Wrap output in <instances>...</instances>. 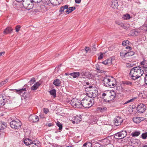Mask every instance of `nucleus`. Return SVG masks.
Instances as JSON below:
<instances>
[{"mask_svg": "<svg viewBox=\"0 0 147 147\" xmlns=\"http://www.w3.org/2000/svg\"><path fill=\"white\" fill-rule=\"evenodd\" d=\"M24 143L26 146H30L32 143V140L28 138H26L24 140Z\"/></svg>", "mask_w": 147, "mask_h": 147, "instance_id": "obj_18", "label": "nucleus"}, {"mask_svg": "<svg viewBox=\"0 0 147 147\" xmlns=\"http://www.w3.org/2000/svg\"><path fill=\"white\" fill-rule=\"evenodd\" d=\"M5 52H1L0 53V56H2L5 53Z\"/></svg>", "mask_w": 147, "mask_h": 147, "instance_id": "obj_63", "label": "nucleus"}, {"mask_svg": "<svg viewBox=\"0 0 147 147\" xmlns=\"http://www.w3.org/2000/svg\"><path fill=\"white\" fill-rule=\"evenodd\" d=\"M125 50H124L123 51H121L120 53V55L121 57H126V55H127L126 52H125Z\"/></svg>", "mask_w": 147, "mask_h": 147, "instance_id": "obj_41", "label": "nucleus"}, {"mask_svg": "<svg viewBox=\"0 0 147 147\" xmlns=\"http://www.w3.org/2000/svg\"><path fill=\"white\" fill-rule=\"evenodd\" d=\"M142 137L143 139H145L147 137V132L143 133L142 135Z\"/></svg>", "mask_w": 147, "mask_h": 147, "instance_id": "obj_47", "label": "nucleus"}, {"mask_svg": "<svg viewBox=\"0 0 147 147\" xmlns=\"http://www.w3.org/2000/svg\"><path fill=\"white\" fill-rule=\"evenodd\" d=\"M32 143H38H38H40L39 141H38L37 140H34V141H32Z\"/></svg>", "mask_w": 147, "mask_h": 147, "instance_id": "obj_58", "label": "nucleus"}, {"mask_svg": "<svg viewBox=\"0 0 147 147\" xmlns=\"http://www.w3.org/2000/svg\"><path fill=\"white\" fill-rule=\"evenodd\" d=\"M99 119V117L97 115H95L92 116L91 118V121L96 122Z\"/></svg>", "mask_w": 147, "mask_h": 147, "instance_id": "obj_31", "label": "nucleus"}, {"mask_svg": "<svg viewBox=\"0 0 147 147\" xmlns=\"http://www.w3.org/2000/svg\"><path fill=\"white\" fill-rule=\"evenodd\" d=\"M8 82V79H6L3 81H2L0 83V87L3 86Z\"/></svg>", "mask_w": 147, "mask_h": 147, "instance_id": "obj_43", "label": "nucleus"}, {"mask_svg": "<svg viewBox=\"0 0 147 147\" xmlns=\"http://www.w3.org/2000/svg\"><path fill=\"white\" fill-rule=\"evenodd\" d=\"M81 115H77L74 117L73 119L72 120V123L73 124L76 123L78 124L82 120Z\"/></svg>", "mask_w": 147, "mask_h": 147, "instance_id": "obj_11", "label": "nucleus"}, {"mask_svg": "<svg viewBox=\"0 0 147 147\" xmlns=\"http://www.w3.org/2000/svg\"><path fill=\"white\" fill-rule=\"evenodd\" d=\"M134 98H132L129 100H128L126 101L124 103H123V104L125 105L128 103L129 102H133V101H134Z\"/></svg>", "mask_w": 147, "mask_h": 147, "instance_id": "obj_44", "label": "nucleus"}, {"mask_svg": "<svg viewBox=\"0 0 147 147\" xmlns=\"http://www.w3.org/2000/svg\"><path fill=\"white\" fill-rule=\"evenodd\" d=\"M7 126L6 123L2 121H0V130L5 129Z\"/></svg>", "mask_w": 147, "mask_h": 147, "instance_id": "obj_27", "label": "nucleus"}, {"mask_svg": "<svg viewBox=\"0 0 147 147\" xmlns=\"http://www.w3.org/2000/svg\"><path fill=\"white\" fill-rule=\"evenodd\" d=\"M5 100L2 94H0V105L3 106L5 105Z\"/></svg>", "mask_w": 147, "mask_h": 147, "instance_id": "obj_29", "label": "nucleus"}, {"mask_svg": "<svg viewBox=\"0 0 147 147\" xmlns=\"http://www.w3.org/2000/svg\"><path fill=\"white\" fill-rule=\"evenodd\" d=\"M96 110L98 111L103 113L106 111L107 109L106 107H97Z\"/></svg>", "mask_w": 147, "mask_h": 147, "instance_id": "obj_25", "label": "nucleus"}, {"mask_svg": "<svg viewBox=\"0 0 147 147\" xmlns=\"http://www.w3.org/2000/svg\"><path fill=\"white\" fill-rule=\"evenodd\" d=\"M47 125L48 127H50L53 126V124L52 123H48Z\"/></svg>", "mask_w": 147, "mask_h": 147, "instance_id": "obj_59", "label": "nucleus"}, {"mask_svg": "<svg viewBox=\"0 0 147 147\" xmlns=\"http://www.w3.org/2000/svg\"><path fill=\"white\" fill-rule=\"evenodd\" d=\"M21 28V26L20 25H17L16 26L15 28V30H16V32H18L20 30V28Z\"/></svg>", "mask_w": 147, "mask_h": 147, "instance_id": "obj_46", "label": "nucleus"}, {"mask_svg": "<svg viewBox=\"0 0 147 147\" xmlns=\"http://www.w3.org/2000/svg\"><path fill=\"white\" fill-rule=\"evenodd\" d=\"M108 63V65H110L112 64V60L111 59H107Z\"/></svg>", "mask_w": 147, "mask_h": 147, "instance_id": "obj_48", "label": "nucleus"}, {"mask_svg": "<svg viewBox=\"0 0 147 147\" xmlns=\"http://www.w3.org/2000/svg\"><path fill=\"white\" fill-rule=\"evenodd\" d=\"M40 84L38 82L35 84L33 86L31 87V89L33 90H36L38 88Z\"/></svg>", "mask_w": 147, "mask_h": 147, "instance_id": "obj_21", "label": "nucleus"}, {"mask_svg": "<svg viewBox=\"0 0 147 147\" xmlns=\"http://www.w3.org/2000/svg\"><path fill=\"white\" fill-rule=\"evenodd\" d=\"M76 9V8L75 7H70L69 8L68 7L67 9L65 11L67 14H69L71 13L72 11Z\"/></svg>", "mask_w": 147, "mask_h": 147, "instance_id": "obj_26", "label": "nucleus"}, {"mask_svg": "<svg viewBox=\"0 0 147 147\" xmlns=\"http://www.w3.org/2000/svg\"><path fill=\"white\" fill-rule=\"evenodd\" d=\"M29 119L31 122H36L38 121L39 119L38 116L35 115H30L29 117Z\"/></svg>", "mask_w": 147, "mask_h": 147, "instance_id": "obj_9", "label": "nucleus"}, {"mask_svg": "<svg viewBox=\"0 0 147 147\" xmlns=\"http://www.w3.org/2000/svg\"><path fill=\"white\" fill-rule=\"evenodd\" d=\"M100 55L98 57V60L101 59H102V58H103V55L102 53H100Z\"/></svg>", "mask_w": 147, "mask_h": 147, "instance_id": "obj_50", "label": "nucleus"}, {"mask_svg": "<svg viewBox=\"0 0 147 147\" xmlns=\"http://www.w3.org/2000/svg\"><path fill=\"white\" fill-rule=\"evenodd\" d=\"M44 112L46 114H47L49 111V110L47 108H44L43 109Z\"/></svg>", "mask_w": 147, "mask_h": 147, "instance_id": "obj_52", "label": "nucleus"}, {"mask_svg": "<svg viewBox=\"0 0 147 147\" xmlns=\"http://www.w3.org/2000/svg\"><path fill=\"white\" fill-rule=\"evenodd\" d=\"M144 82L147 85V74L145 75L144 77Z\"/></svg>", "mask_w": 147, "mask_h": 147, "instance_id": "obj_51", "label": "nucleus"}, {"mask_svg": "<svg viewBox=\"0 0 147 147\" xmlns=\"http://www.w3.org/2000/svg\"><path fill=\"white\" fill-rule=\"evenodd\" d=\"M127 135L125 130H123L115 134L114 138L116 139H121L125 138Z\"/></svg>", "mask_w": 147, "mask_h": 147, "instance_id": "obj_6", "label": "nucleus"}, {"mask_svg": "<svg viewBox=\"0 0 147 147\" xmlns=\"http://www.w3.org/2000/svg\"><path fill=\"white\" fill-rule=\"evenodd\" d=\"M17 2H21L23 1V0H16Z\"/></svg>", "mask_w": 147, "mask_h": 147, "instance_id": "obj_64", "label": "nucleus"}, {"mask_svg": "<svg viewBox=\"0 0 147 147\" xmlns=\"http://www.w3.org/2000/svg\"><path fill=\"white\" fill-rule=\"evenodd\" d=\"M140 134V131H136L132 132L131 133V135L133 137L138 136Z\"/></svg>", "mask_w": 147, "mask_h": 147, "instance_id": "obj_35", "label": "nucleus"}, {"mask_svg": "<svg viewBox=\"0 0 147 147\" xmlns=\"http://www.w3.org/2000/svg\"><path fill=\"white\" fill-rule=\"evenodd\" d=\"M129 42L127 40H124L122 42V45L123 46H125L129 45Z\"/></svg>", "mask_w": 147, "mask_h": 147, "instance_id": "obj_38", "label": "nucleus"}, {"mask_svg": "<svg viewBox=\"0 0 147 147\" xmlns=\"http://www.w3.org/2000/svg\"><path fill=\"white\" fill-rule=\"evenodd\" d=\"M115 94L114 91L113 92L112 94L111 93V92H109V93L108 97H110V100H113L115 98Z\"/></svg>", "mask_w": 147, "mask_h": 147, "instance_id": "obj_23", "label": "nucleus"}, {"mask_svg": "<svg viewBox=\"0 0 147 147\" xmlns=\"http://www.w3.org/2000/svg\"><path fill=\"white\" fill-rule=\"evenodd\" d=\"M110 80V79L108 78L107 77H105L103 80V82L104 85L106 87L109 86L108 84Z\"/></svg>", "mask_w": 147, "mask_h": 147, "instance_id": "obj_16", "label": "nucleus"}, {"mask_svg": "<svg viewBox=\"0 0 147 147\" xmlns=\"http://www.w3.org/2000/svg\"><path fill=\"white\" fill-rule=\"evenodd\" d=\"M130 33L131 35L133 36H137L139 34V33L135 30H131V31Z\"/></svg>", "mask_w": 147, "mask_h": 147, "instance_id": "obj_32", "label": "nucleus"}, {"mask_svg": "<svg viewBox=\"0 0 147 147\" xmlns=\"http://www.w3.org/2000/svg\"><path fill=\"white\" fill-rule=\"evenodd\" d=\"M13 30L11 27H7L4 30L3 32L5 34H10L12 32Z\"/></svg>", "mask_w": 147, "mask_h": 147, "instance_id": "obj_15", "label": "nucleus"}, {"mask_svg": "<svg viewBox=\"0 0 147 147\" xmlns=\"http://www.w3.org/2000/svg\"><path fill=\"white\" fill-rule=\"evenodd\" d=\"M140 65L144 68L145 71H147V61L143 59V61L141 62Z\"/></svg>", "mask_w": 147, "mask_h": 147, "instance_id": "obj_14", "label": "nucleus"}, {"mask_svg": "<svg viewBox=\"0 0 147 147\" xmlns=\"http://www.w3.org/2000/svg\"><path fill=\"white\" fill-rule=\"evenodd\" d=\"M111 7L113 8H117L118 6V1L117 0H113L111 1Z\"/></svg>", "mask_w": 147, "mask_h": 147, "instance_id": "obj_13", "label": "nucleus"}, {"mask_svg": "<svg viewBox=\"0 0 147 147\" xmlns=\"http://www.w3.org/2000/svg\"><path fill=\"white\" fill-rule=\"evenodd\" d=\"M96 69L98 71L100 70L99 66L98 64H96Z\"/></svg>", "mask_w": 147, "mask_h": 147, "instance_id": "obj_53", "label": "nucleus"}, {"mask_svg": "<svg viewBox=\"0 0 147 147\" xmlns=\"http://www.w3.org/2000/svg\"><path fill=\"white\" fill-rule=\"evenodd\" d=\"M117 24L118 25L125 29H128L129 27V26L127 25L126 24H124L123 23H118Z\"/></svg>", "mask_w": 147, "mask_h": 147, "instance_id": "obj_28", "label": "nucleus"}, {"mask_svg": "<svg viewBox=\"0 0 147 147\" xmlns=\"http://www.w3.org/2000/svg\"><path fill=\"white\" fill-rule=\"evenodd\" d=\"M88 72L85 71H82L80 73V77L81 78H87V74Z\"/></svg>", "mask_w": 147, "mask_h": 147, "instance_id": "obj_20", "label": "nucleus"}, {"mask_svg": "<svg viewBox=\"0 0 147 147\" xmlns=\"http://www.w3.org/2000/svg\"><path fill=\"white\" fill-rule=\"evenodd\" d=\"M111 84H112L111 85V87H110L111 88H112L115 87V82H114L113 81V83H112Z\"/></svg>", "mask_w": 147, "mask_h": 147, "instance_id": "obj_56", "label": "nucleus"}, {"mask_svg": "<svg viewBox=\"0 0 147 147\" xmlns=\"http://www.w3.org/2000/svg\"><path fill=\"white\" fill-rule=\"evenodd\" d=\"M142 118V117H135L133 118V120L134 123H138L141 121Z\"/></svg>", "mask_w": 147, "mask_h": 147, "instance_id": "obj_19", "label": "nucleus"}, {"mask_svg": "<svg viewBox=\"0 0 147 147\" xmlns=\"http://www.w3.org/2000/svg\"><path fill=\"white\" fill-rule=\"evenodd\" d=\"M81 1V0H75V2L77 3H80Z\"/></svg>", "mask_w": 147, "mask_h": 147, "instance_id": "obj_60", "label": "nucleus"}, {"mask_svg": "<svg viewBox=\"0 0 147 147\" xmlns=\"http://www.w3.org/2000/svg\"><path fill=\"white\" fill-rule=\"evenodd\" d=\"M94 100L89 97H86L81 101L82 108L83 107L85 108H89L91 107L94 104Z\"/></svg>", "mask_w": 147, "mask_h": 147, "instance_id": "obj_2", "label": "nucleus"}, {"mask_svg": "<svg viewBox=\"0 0 147 147\" xmlns=\"http://www.w3.org/2000/svg\"><path fill=\"white\" fill-rule=\"evenodd\" d=\"M127 55H126V57L129 56H131L134 55L135 53L134 52L132 51H130V52H126Z\"/></svg>", "mask_w": 147, "mask_h": 147, "instance_id": "obj_39", "label": "nucleus"}, {"mask_svg": "<svg viewBox=\"0 0 147 147\" xmlns=\"http://www.w3.org/2000/svg\"><path fill=\"white\" fill-rule=\"evenodd\" d=\"M123 119L119 117H116L115 119V125L118 126L121 125L123 121Z\"/></svg>", "mask_w": 147, "mask_h": 147, "instance_id": "obj_10", "label": "nucleus"}, {"mask_svg": "<svg viewBox=\"0 0 147 147\" xmlns=\"http://www.w3.org/2000/svg\"><path fill=\"white\" fill-rule=\"evenodd\" d=\"M60 80L58 79L55 80L53 82V84L57 86H59L61 84Z\"/></svg>", "mask_w": 147, "mask_h": 147, "instance_id": "obj_24", "label": "nucleus"}, {"mask_svg": "<svg viewBox=\"0 0 147 147\" xmlns=\"http://www.w3.org/2000/svg\"><path fill=\"white\" fill-rule=\"evenodd\" d=\"M143 70L141 67L138 66L132 68L131 69L129 75L133 80H136L141 76L143 74Z\"/></svg>", "mask_w": 147, "mask_h": 147, "instance_id": "obj_1", "label": "nucleus"}, {"mask_svg": "<svg viewBox=\"0 0 147 147\" xmlns=\"http://www.w3.org/2000/svg\"><path fill=\"white\" fill-rule=\"evenodd\" d=\"M35 78L33 77L31 79V80L29 82V83H30V85L32 84H33V83L34 82H35Z\"/></svg>", "mask_w": 147, "mask_h": 147, "instance_id": "obj_45", "label": "nucleus"}, {"mask_svg": "<svg viewBox=\"0 0 147 147\" xmlns=\"http://www.w3.org/2000/svg\"><path fill=\"white\" fill-rule=\"evenodd\" d=\"M41 146L40 143H32L30 147H40Z\"/></svg>", "mask_w": 147, "mask_h": 147, "instance_id": "obj_37", "label": "nucleus"}, {"mask_svg": "<svg viewBox=\"0 0 147 147\" xmlns=\"http://www.w3.org/2000/svg\"><path fill=\"white\" fill-rule=\"evenodd\" d=\"M89 47H86L85 48V50L86 52V53H87L88 51L89 50Z\"/></svg>", "mask_w": 147, "mask_h": 147, "instance_id": "obj_62", "label": "nucleus"}, {"mask_svg": "<svg viewBox=\"0 0 147 147\" xmlns=\"http://www.w3.org/2000/svg\"><path fill=\"white\" fill-rule=\"evenodd\" d=\"M93 88V87L92 86H90L86 88V91H87V90H88L89 89H92V88Z\"/></svg>", "mask_w": 147, "mask_h": 147, "instance_id": "obj_57", "label": "nucleus"}, {"mask_svg": "<svg viewBox=\"0 0 147 147\" xmlns=\"http://www.w3.org/2000/svg\"><path fill=\"white\" fill-rule=\"evenodd\" d=\"M22 123L20 120L18 119L13 120L10 122L11 127L15 129L20 128L21 126Z\"/></svg>", "mask_w": 147, "mask_h": 147, "instance_id": "obj_4", "label": "nucleus"}, {"mask_svg": "<svg viewBox=\"0 0 147 147\" xmlns=\"http://www.w3.org/2000/svg\"><path fill=\"white\" fill-rule=\"evenodd\" d=\"M70 103L74 107L77 108H82L81 101L77 98H73L71 100Z\"/></svg>", "mask_w": 147, "mask_h": 147, "instance_id": "obj_5", "label": "nucleus"}, {"mask_svg": "<svg viewBox=\"0 0 147 147\" xmlns=\"http://www.w3.org/2000/svg\"><path fill=\"white\" fill-rule=\"evenodd\" d=\"M112 83H113V81H111V80H110L109 81V82L108 84L109 86L108 87H111V84H112Z\"/></svg>", "mask_w": 147, "mask_h": 147, "instance_id": "obj_55", "label": "nucleus"}, {"mask_svg": "<svg viewBox=\"0 0 147 147\" xmlns=\"http://www.w3.org/2000/svg\"><path fill=\"white\" fill-rule=\"evenodd\" d=\"M87 92H86V94L87 95V96L86 97H90L91 98H92V93H90L91 91V89H90L89 90H87Z\"/></svg>", "mask_w": 147, "mask_h": 147, "instance_id": "obj_34", "label": "nucleus"}, {"mask_svg": "<svg viewBox=\"0 0 147 147\" xmlns=\"http://www.w3.org/2000/svg\"><path fill=\"white\" fill-rule=\"evenodd\" d=\"M146 109V106L143 104H139L137 106V110L140 113L144 112Z\"/></svg>", "mask_w": 147, "mask_h": 147, "instance_id": "obj_8", "label": "nucleus"}, {"mask_svg": "<svg viewBox=\"0 0 147 147\" xmlns=\"http://www.w3.org/2000/svg\"><path fill=\"white\" fill-rule=\"evenodd\" d=\"M57 125L59 127V132H60L62 129L63 125L60 122L57 121L56 123Z\"/></svg>", "mask_w": 147, "mask_h": 147, "instance_id": "obj_33", "label": "nucleus"}, {"mask_svg": "<svg viewBox=\"0 0 147 147\" xmlns=\"http://www.w3.org/2000/svg\"><path fill=\"white\" fill-rule=\"evenodd\" d=\"M102 63L105 65H108L107 59L103 61Z\"/></svg>", "mask_w": 147, "mask_h": 147, "instance_id": "obj_54", "label": "nucleus"}, {"mask_svg": "<svg viewBox=\"0 0 147 147\" xmlns=\"http://www.w3.org/2000/svg\"><path fill=\"white\" fill-rule=\"evenodd\" d=\"M22 4L24 7L28 9H30L33 7L32 4H30V3H32L34 2L35 3H38L40 2V0L35 1L33 0H23Z\"/></svg>", "mask_w": 147, "mask_h": 147, "instance_id": "obj_3", "label": "nucleus"}, {"mask_svg": "<svg viewBox=\"0 0 147 147\" xmlns=\"http://www.w3.org/2000/svg\"><path fill=\"white\" fill-rule=\"evenodd\" d=\"M27 85H24L23 88L20 89H14V92L18 93L19 95H22V96H25V94L26 93V91L27 90L26 88V86Z\"/></svg>", "mask_w": 147, "mask_h": 147, "instance_id": "obj_7", "label": "nucleus"}, {"mask_svg": "<svg viewBox=\"0 0 147 147\" xmlns=\"http://www.w3.org/2000/svg\"><path fill=\"white\" fill-rule=\"evenodd\" d=\"M92 144V143L89 142H87L84 143L82 147H91Z\"/></svg>", "mask_w": 147, "mask_h": 147, "instance_id": "obj_36", "label": "nucleus"}, {"mask_svg": "<svg viewBox=\"0 0 147 147\" xmlns=\"http://www.w3.org/2000/svg\"><path fill=\"white\" fill-rule=\"evenodd\" d=\"M91 92H90L92 93V96L93 99L96 97L98 95V91L96 90V88L95 87H93L91 89Z\"/></svg>", "mask_w": 147, "mask_h": 147, "instance_id": "obj_12", "label": "nucleus"}, {"mask_svg": "<svg viewBox=\"0 0 147 147\" xmlns=\"http://www.w3.org/2000/svg\"><path fill=\"white\" fill-rule=\"evenodd\" d=\"M109 93H103L102 94V96L104 98L105 96H106L107 98H108Z\"/></svg>", "mask_w": 147, "mask_h": 147, "instance_id": "obj_49", "label": "nucleus"}, {"mask_svg": "<svg viewBox=\"0 0 147 147\" xmlns=\"http://www.w3.org/2000/svg\"><path fill=\"white\" fill-rule=\"evenodd\" d=\"M126 49H128L129 50H131L132 49V48L131 47L127 46L126 47Z\"/></svg>", "mask_w": 147, "mask_h": 147, "instance_id": "obj_61", "label": "nucleus"}, {"mask_svg": "<svg viewBox=\"0 0 147 147\" xmlns=\"http://www.w3.org/2000/svg\"><path fill=\"white\" fill-rule=\"evenodd\" d=\"M69 75L72 76L73 78H75L79 76L80 77V73L79 72H75L70 73L69 74Z\"/></svg>", "mask_w": 147, "mask_h": 147, "instance_id": "obj_22", "label": "nucleus"}, {"mask_svg": "<svg viewBox=\"0 0 147 147\" xmlns=\"http://www.w3.org/2000/svg\"><path fill=\"white\" fill-rule=\"evenodd\" d=\"M122 18L124 20H128L130 18V16L129 14H126L124 15Z\"/></svg>", "mask_w": 147, "mask_h": 147, "instance_id": "obj_40", "label": "nucleus"}, {"mask_svg": "<svg viewBox=\"0 0 147 147\" xmlns=\"http://www.w3.org/2000/svg\"><path fill=\"white\" fill-rule=\"evenodd\" d=\"M49 92L50 94L53 96L54 98H55L56 97V91L55 89H53L50 90Z\"/></svg>", "mask_w": 147, "mask_h": 147, "instance_id": "obj_30", "label": "nucleus"}, {"mask_svg": "<svg viewBox=\"0 0 147 147\" xmlns=\"http://www.w3.org/2000/svg\"><path fill=\"white\" fill-rule=\"evenodd\" d=\"M123 84L127 85H131L132 84V83L130 81H123Z\"/></svg>", "mask_w": 147, "mask_h": 147, "instance_id": "obj_42", "label": "nucleus"}, {"mask_svg": "<svg viewBox=\"0 0 147 147\" xmlns=\"http://www.w3.org/2000/svg\"><path fill=\"white\" fill-rule=\"evenodd\" d=\"M68 5H66L64 6H62L61 7L59 11V12L60 13V14H63L64 13L65 10V9H67V8H68Z\"/></svg>", "mask_w": 147, "mask_h": 147, "instance_id": "obj_17", "label": "nucleus"}]
</instances>
